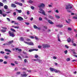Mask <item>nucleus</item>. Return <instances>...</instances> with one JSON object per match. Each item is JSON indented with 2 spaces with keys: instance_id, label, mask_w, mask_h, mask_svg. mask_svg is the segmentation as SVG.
<instances>
[{
  "instance_id": "45",
  "label": "nucleus",
  "mask_w": 77,
  "mask_h": 77,
  "mask_svg": "<svg viewBox=\"0 0 77 77\" xmlns=\"http://www.w3.org/2000/svg\"><path fill=\"white\" fill-rule=\"evenodd\" d=\"M17 70H18V68H17V67H16V68H15L14 71H17Z\"/></svg>"
},
{
  "instance_id": "12",
  "label": "nucleus",
  "mask_w": 77,
  "mask_h": 77,
  "mask_svg": "<svg viewBox=\"0 0 77 77\" xmlns=\"http://www.w3.org/2000/svg\"><path fill=\"white\" fill-rule=\"evenodd\" d=\"M48 23H50V24H53V22L51 21V20H48Z\"/></svg>"
},
{
  "instance_id": "23",
  "label": "nucleus",
  "mask_w": 77,
  "mask_h": 77,
  "mask_svg": "<svg viewBox=\"0 0 77 77\" xmlns=\"http://www.w3.org/2000/svg\"><path fill=\"white\" fill-rule=\"evenodd\" d=\"M33 27H34V29H37V28H38V27H37V26H36L35 25H33Z\"/></svg>"
},
{
  "instance_id": "5",
  "label": "nucleus",
  "mask_w": 77,
  "mask_h": 77,
  "mask_svg": "<svg viewBox=\"0 0 77 77\" xmlns=\"http://www.w3.org/2000/svg\"><path fill=\"white\" fill-rule=\"evenodd\" d=\"M24 42L25 43V44H28V45H33V43L32 42Z\"/></svg>"
},
{
  "instance_id": "46",
  "label": "nucleus",
  "mask_w": 77,
  "mask_h": 77,
  "mask_svg": "<svg viewBox=\"0 0 77 77\" xmlns=\"http://www.w3.org/2000/svg\"><path fill=\"white\" fill-rule=\"evenodd\" d=\"M65 46L66 48H69L67 45H65Z\"/></svg>"
},
{
  "instance_id": "30",
  "label": "nucleus",
  "mask_w": 77,
  "mask_h": 77,
  "mask_svg": "<svg viewBox=\"0 0 77 77\" xmlns=\"http://www.w3.org/2000/svg\"><path fill=\"white\" fill-rule=\"evenodd\" d=\"M68 30H70V31L72 30V29L71 28L69 27L68 28Z\"/></svg>"
},
{
  "instance_id": "56",
  "label": "nucleus",
  "mask_w": 77,
  "mask_h": 77,
  "mask_svg": "<svg viewBox=\"0 0 77 77\" xmlns=\"http://www.w3.org/2000/svg\"><path fill=\"white\" fill-rule=\"evenodd\" d=\"M0 53H1V54H4L5 52L3 51H1L0 52Z\"/></svg>"
},
{
  "instance_id": "19",
  "label": "nucleus",
  "mask_w": 77,
  "mask_h": 77,
  "mask_svg": "<svg viewBox=\"0 0 77 77\" xmlns=\"http://www.w3.org/2000/svg\"><path fill=\"white\" fill-rule=\"evenodd\" d=\"M13 42H14V41H13V40L10 41L8 43V44H12V43H13Z\"/></svg>"
},
{
  "instance_id": "63",
  "label": "nucleus",
  "mask_w": 77,
  "mask_h": 77,
  "mask_svg": "<svg viewBox=\"0 0 77 77\" xmlns=\"http://www.w3.org/2000/svg\"><path fill=\"white\" fill-rule=\"evenodd\" d=\"M13 14L14 15V16H15V15H16V12H14L13 13Z\"/></svg>"
},
{
  "instance_id": "37",
  "label": "nucleus",
  "mask_w": 77,
  "mask_h": 77,
  "mask_svg": "<svg viewBox=\"0 0 77 77\" xmlns=\"http://www.w3.org/2000/svg\"><path fill=\"white\" fill-rule=\"evenodd\" d=\"M65 54H67V53H68V51H67V50H66L65 51H64Z\"/></svg>"
},
{
  "instance_id": "44",
  "label": "nucleus",
  "mask_w": 77,
  "mask_h": 77,
  "mask_svg": "<svg viewBox=\"0 0 77 77\" xmlns=\"http://www.w3.org/2000/svg\"><path fill=\"white\" fill-rule=\"evenodd\" d=\"M38 60H40V61H38V62H39V63H42V60H39V59H38Z\"/></svg>"
},
{
  "instance_id": "39",
  "label": "nucleus",
  "mask_w": 77,
  "mask_h": 77,
  "mask_svg": "<svg viewBox=\"0 0 77 77\" xmlns=\"http://www.w3.org/2000/svg\"><path fill=\"white\" fill-rule=\"evenodd\" d=\"M35 58H37V57H38V55H35Z\"/></svg>"
},
{
  "instance_id": "60",
  "label": "nucleus",
  "mask_w": 77,
  "mask_h": 77,
  "mask_svg": "<svg viewBox=\"0 0 77 77\" xmlns=\"http://www.w3.org/2000/svg\"><path fill=\"white\" fill-rule=\"evenodd\" d=\"M18 51L20 52L21 51H22V50H21V49H18Z\"/></svg>"
},
{
  "instance_id": "42",
  "label": "nucleus",
  "mask_w": 77,
  "mask_h": 77,
  "mask_svg": "<svg viewBox=\"0 0 77 77\" xmlns=\"http://www.w3.org/2000/svg\"><path fill=\"white\" fill-rule=\"evenodd\" d=\"M14 28H15V29H19V26H15L14 27Z\"/></svg>"
},
{
  "instance_id": "29",
  "label": "nucleus",
  "mask_w": 77,
  "mask_h": 77,
  "mask_svg": "<svg viewBox=\"0 0 77 77\" xmlns=\"http://www.w3.org/2000/svg\"><path fill=\"white\" fill-rule=\"evenodd\" d=\"M33 51V49H30V50H29V51H28L29 52H32V51Z\"/></svg>"
},
{
  "instance_id": "3",
  "label": "nucleus",
  "mask_w": 77,
  "mask_h": 77,
  "mask_svg": "<svg viewBox=\"0 0 77 77\" xmlns=\"http://www.w3.org/2000/svg\"><path fill=\"white\" fill-rule=\"evenodd\" d=\"M8 33L10 36H11V37H14V36H15V35L12 32H11L9 31Z\"/></svg>"
},
{
  "instance_id": "51",
  "label": "nucleus",
  "mask_w": 77,
  "mask_h": 77,
  "mask_svg": "<svg viewBox=\"0 0 77 77\" xmlns=\"http://www.w3.org/2000/svg\"><path fill=\"white\" fill-rule=\"evenodd\" d=\"M25 23L26 24V25H29V24H30V23H29L26 22Z\"/></svg>"
},
{
  "instance_id": "4",
  "label": "nucleus",
  "mask_w": 77,
  "mask_h": 77,
  "mask_svg": "<svg viewBox=\"0 0 77 77\" xmlns=\"http://www.w3.org/2000/svg\"><path fill=\"white\" fill-rule=\"evenodd\" d=\"M15 4H16V5H18L19 6H23V4L22 3L17 1L15 2Z\"/></svg>"
},
{
  "instance_id": "48",
  "label": "nucleus",
  "mask_w": 77,
  "mask_h": 77,
  "mask_svg": "<svg viewBox=\"0 0 77 77\" xmlns=\"http://www.w3.org/2000/svg\"><path fill=\"white\" fill-rule=\"evenodd\" d=\"M38 47L39 48H42V47L40 45H38Z\"/></svg>"
},
{
  "instance_id": "6",
  "label": "nucleus",
  "mask_w": 77,
  "mask_h": 77,
  "mask_svg": "<svg viewBox=\"0 0 77 77\" xmlns=\"http://www.w3.org/2000/svg\"><path fill=\"white\" fill-rule=\"evenodd\" d=\"M23 74H21V77H26L28 75L27 74H26V72H23Z\"/></svg>"
},
{
  "instance_id": "31",
  "label": "nucleus",
  "mask_w": 77,
  "mask_h": 77,
  "mask_svg": "<svg viewBox=\"0 0 77 77\" xmlns=\"http://www.w3.org/2000/svg\"><path fill=\"white\" fill-rule=\"evenodd\" d=\"M29 3H33V1H32V0H29Z\"/></svg>"
},
{
  "instance_id": "7",
  "label": "nucleus",
  "mask_w": 77,
  "mask_h": 77,
  "mask_svg": "<svg viewBox=\"0 0 77 77\" xmlns=\"http://www.w3.org/2000/svg\"><path fill=\"white\" fill-rule=\"evenodd\" d=\"M45 7V5L44 4L42 3L40 5L38 6V7L40 8H44Z\"/></svg>"
},
{
  "instance_id": "59",
  "label": "nucleus",
  "mask_w": 77,
  "mask_h": 77,
  "mask_svg": "<svg viewBox=\"0 0 77 77\" xmlns=\"http://www.w3.org/2000/svg\"><path fill=\"white\" fill-rule=\"evenodd\" d=\"M73 18H74V19H77V17H73Z\"/></svg>"
},
{
  "instance_id": "36",
  "label": "nucleus",
  "mask_w": 77,
  "mask_h": 77,
  "mask_svg": "<svg viewBox=\"0 0 77 77\" xmlns=\"http://www.w3.org/2000/svg\"><path fill=\"white\" fill-rule=\"evenodd\" d=\"M6 14H2V15H3V17H5L6 16Z\"/></svg>"
},
{
  "instance_id": "58",
  "label": "nucleus",
  "mask_w": 77,
  "mask_h": 77,
  "mask_svg": "<svg viewBox=\"0 0 77 77\" xmlns=\"http://www.w3.org/2000/svg\"><path fill=\"white\" fill-rule=\"evenodd\" d=\"M52 12V11L51 10V11H48V13H51V12Z\"/></svg>"
},
{
  "instance_id": "54",
  "label": "nucleus",
  "mask_w": 77,
  "mask_h": 77,
  "mask_svg": "<svg viewBox=\"0 0 77 77\" xmlns=\"http://www.w3.org/2000/svg\"><path fill=\"white\" fill-rule=\"evenodd\" d=\"M7 20L8 21H11V20H10V19L9 18H7Z\"/></svg>"
},
{
  "instance_id": "27",
  "label": "nucleus",
  "mask_w": 77,
  "mask_h": 77,
  "mask_svg": "<svg viewBox=\"0 0 77 77\" xmlns=\"http://www.w3.org/2000/svg\"><path fill=\"white\" fill-rule=\"evenodd\" d=\"M11 31H13V32H16V31H15V30L12 28H11Z\"/></svg>"
},
{
  "instance_id": "13",
  "label": "nucleus",
  "mask_w": 77,
  "mask_h": 77,
  "mask_svg": "<svg viewBox=\"0 0 77 77\" xmlns=\"http://www.w3.org/2000/svg\"><path fill=\"white\" fill-rule=\"evenodd\" d=\"M54 72H60V71L59 70H56L55 69H54Z\"/></svg>"
},
{
  "instance_id": "49",
  "label": "nucleus",
  "mask_w": 77,
  "mask_h": 77,
  "mask_svg": "<svg viewBox=\"0 0 77 77\" xmlns=\"http://www.w3.org/2000/svg\"><path fill=\"white\" fill-rule=\"evenodd\" d=\"M31 8L32 9V10L34 9V7H33V6H31Z\"/></svg>"
},
{
  "instance_id": "20",
  "label": "nucleus",
  "mask_w": 77,
  "mask_h": 77,
  "mask_svg": "<svg viewBox=\"0 0 77 77\" xmlns=\"http://www.w3.org/2000/svg\"><path fill=\"white\" fill-rule=\"evenodd\" d=\"M67 41L68 42H70L71 40V38H69L67 39Z\"/></svg>"
},
{
  "instance_id": "33",
  "label": "nucleus",
  "mask_w": 77,
  "mask_h": 77,
  "mask_svg": "<svg viewBox=\"0 0 77 77\" xmlns=\"http://www.w3.org/2000/svg\"><path fill=\"white\" fill-rule=\"evenodd\" d=\"M20 72H18L16 73V74L17 75H19V74H20Z\"/></svg>"
},
{
  "instance_id": "17",
  "label": "nucleus",
  "mask_w": 77,
  "mask_h": 77,
  "mask_svg": "<svg viewBox=\"0 0 77 77\" xmlns=\"http://www.w3.org/2000/svg\"><path fill=\"white\" fill-rule=\"evenodd\" d=\"M17 12H18V13H21V12H22V11L21 10H17Z\"/></svg>"
},
{
  "instance_id": "9",
  "label": "nucleus",
  "mask_w": 77,
  "mask_h": 77,
  "mask_svg": "<svg viewBox=\"0 0 77 77\" xmlns=\"http://www.w3.org/2000/svg\"><path fill=\"white\" fill-rule=\"evenodd\" d=\"M11 6L12 8H16L17 6H16V5H15V4H11Z\"/></svg>"
},
{
  "instance_id": "43",
  "label": "nucleus",
  "mask_w": 77,
  "mask_h": 77,
  "mask_svg": "<svg viewBox=\"0 0 77 77\" xmlns=\"http://www.w3.org/2000/svg\"><path fill=\"white\" fill-rule=\"evenodd\" d=\"M33 50V51H38V49H34Z\"/></svg>"
},
{
  "instance_id": "38",
  "label": "nucleus",
  "mask_w": 77,
  "mask_h": 77,
  "mask_svg": "<svg viewBox=\"0 0 77 77\" xmlns=\"http://www.w3.org/2000/svg\"><path fill=\"white\" fill-rule=\"evenodd\" d=\"M53 59H57V57L56 56H54L53 57Z\"/></svg>"
},
{
  "instance_id": "41",
  "label": "nucleus",
  "mask_w": 77,
  "mask_h": 77,
  "mask_svg": "<svg viewBox=\"0 0 77 77\" xmlns=\"http://www.w3.org/2000/svg\"><path fill=\"white\" fill-rule=\"evenodd\" d=\"M3 62V60L0 59V62Z\"/></svg>"
},
{
  "instance_id": "25",
  "label": "nucleus",
  "mask_w": 77,
  "mask_h": 77,
  "mask_svg": "<svg viewBox=\"0 0 77 77\" xmlns=\"http://www.w3.org/2000/svg\"><path fill=\"white\" fill-rule=\"evenodd\" d=\"M50 47V45L48 44H46V48Z\"/></svg>"
},
{
  "instance_id": "8",
  "label": "nucleus",
  "mask_w": 77,
  "mask_h": 77,
  "mask_svg": "<svg viewBox=\"0 0 77 77\" xmlns=\"http://www.w3.org/2000/svg\"><path fill=\"white\" fill-rule=\"evenodd\" d=\"M17 19L20 20V21H21L22 20H23V18L21 17H17Z\"/></svg>"
},
{
  "instance_id": "15",
  "label": "nucleus",
  "mask_w": 77,
  "mask_h": 77,
  "mask_svg": "<svg viewBox=\"0 0 77 77\" xmlns=\"http://www.w3.org/2000/svg\"><path fill=\"white\" fill-rule=\"evenodd\" d=\"M4 8L5 9H8V6L7 5H5L4 6Z\"/></svg>"
},
{
  "instance_id": "11",
  "label": "nucleus",
  "mask_w": 77,
  "mask_h": 77,
  "mask_svg": "<svg viewBox=\"0 0 77 77\" xmlns=\"http://www.w3.org/2000/svg\"><path fill=\"white\" fill-rule=\"evenodd\" d=\"M42 46L44 48H47V44H43L42 45Z\"/></svg>"
},
{
  "instance_id": "14",
  "label": "nucleus",
  "mask_w": 77,
  "mask_h": 77,
  "mask_svg": "<svg viewBox=\"0 0 77 77\" xmlns=\"http://www.w3.org/2000/svg\"><path fill=\"white\" fill-rule=\"evenodd\" d=\"M57 27H63V25H57Z\"/></svg>"
},
{
  "instance_id": "53",
  "label": "nucleus",
  "mask_w": 77,
  "mask_h": 77,
  "mask_svg": "<svg viewBox=\"0 0 77 77\" xmlns=\"http://www.w3.org/2000/svg\"><path fill=\"white\" fill-rule=\"evenodd\" d=\"M55 12L56 13H59V11H58V10H57L55 11Z\"/></svg>"
},
{
  "instance_id": "28",
  "label": "nucleus",
  "mask_w": 77,
  "mask_h": 77,
  "mask_svg": "<svg viewBox=\"0 0 77 77\" xmlns=\"http://www.w3.org/2000/svg\"><path fill=\"white\" fill-rule=\"evenodd\" d=\"M0 6H3V4L1 2H0Z\"/></svg>"
},
{
  "instance_id": "22",
  "label": "nucleus",
  "mask_w": 77,
  "mask_h": 77,
  "mask_svg": "<svg viewBox=\"0 0 77 77\" xmlns=\"http://www.w3.org/2000/svg\"><path fill=\"white\" fill-rule=\"evenodd\" d=\"M20 40L21 41H24V38L23 37H21L20 38Z\"/></svg>"
},
{
  "instance_id": "52",
  "label": "nucleus",
  "mask_w": 77,
  "mask_h": 77,
  "mask_svg": "<svg viewBox=\"0 0 77 77\" xmlns=\"http://www.w3.org/2000/svg\"><path fill=\"white\" fill-rule=\"evenodd\" d=\"M0 40L2 41H4V39H3V38H1Z\"/></svg>"
},
{
  "instance_id": "16",
  "label": "nucleus",
  "mask_w": 77,
  "mask_h": 77,
  "mask_svg": "<svg viewBox=\"0 0 77 77\" xmlns=\"http://www.w3.org/2000/svg\"><path fill=\"white\" fill-rule=\"evenodd\" d=\"M55 17L57 18H58V19H59L60 17V16L58 15H55Z\"/></svg>"
},
{
  "instance_id": "35",
  "label": "nucleus",
  "mask_w": 77,
  "mask_h": 77,
  "mask_svg": "<svg viewBox=\"0 0 77 77\" xmlns=\"http://www.w3.org/2000/svg\"><path fill=\"white\" fill-rule=\"evenodd\" d=\"M3 14V11L1 10H0V14Z\"/></svg>"
},
{
  "instance_id": "24",
  "label": "nucleus",
  "mask_w": 77,
  "mask_h": 77,
  "mask_svg": "<svg viewBox=\"0 0 77 77\" xmlns=\"http://www.w3.org/2000/svg\"><path fill=\"white\" fill-rule=\"evenodd\" d=\"M1 32L3 33H5V32H6V30L2 29L1 30Z\"/></svg>"
},
{
  "instance_id": "32",
  "label": "nucleus",
  "mask_w": 77,
  "mask_h": 77,
  "mask_svg": "<svg viewBox=\"0 0 77 77\" xmlns=\"http://www.w3.org/2000/svg\"><path fill=\"white\" fill-rule=\"evenodd\" d=\"M66 61H68L70 60V58H67L66 60Z\"/></svg>"
},
{
  "instance_id": "18",
  "label": "nucleus",
  "mask_w": 77,
  "mask_h": 77,
  "mask_svg": "<svg viewBox=\"0 0 77 77\" xmlns=\"http://www.w3.org/2000/svg\"><path fill=\"white\" fill-rule=\"evenodd\" d=\"M5 51H8V52H10V53L11 52V51L10 50L6 49H5Z\"/></svg>"
},
{
  "instance_id": "50",
  "label": "nucleus",
  "mask_w": 77,
  "mask_h": 77,
  "mask_svg": "<svg viewBox=\"0 0 77 77\" xmlns=\"http://www.w3.org/2000/svg\"><path fill=\"white\" fill-rule=\"evenodd\" d=\"M15 63L16 64H18V62L17 61H15Z\"/></svg>"
},
{
  "instance_id": "62",
  "label": "nucleus",
  "mask_w": 77,
  "mask_h": 77,
  "mask_svg": "<svg viewBox=\"0 0 77 77\" xmlns=\"http://www.w3.org/2000/svg\"><path fill=\"white\" fill-rule=\"evenodd\" d=\"M75 14H74V13H71V15H74Z\"/></svg>"
},
{
  "instance_id": "34",
  "label": "nucleus",
  "mask_w": 77,
  "mask_h": 77,
  "mask_svg": "<svg viewBox=\"0 0 77 77\" xmlns=\"http://www.w3.org/2000/svg\"><path fill=\"white\" fill-rule=\"evenodd\" d=\"M49 18H51V19H53V16H49Z\"/></svg>"
},
{
  "instance_id": "40",
  "label": "nucleus",
  "mask_w": 77,
  "mask_h": 77,
  "mask_svg": "<svg viewBox=\"0 0 77 77\" xmlns=\"http://www.w3.org/2000/svg\"><path fill=\"white\" fill-rule=\"evenodd\" d=\"M39 20L40 21H41L42 20V17H40L39 18Z\"/></svg>"
},
{
  "instance_id": "47",
  "label": "nucleus",
  "mask_w": 77,
  "mask_h": 77,
  "mask_svg": "<svg viewBox=\"0 0 77 77\" xmlns=\"http://www.w3.org/2000/svg\"><path fill=\"white\" fill-rule=\"evenodd\" d=\"M8 57V56L7 55L5 56V59H7Z\"/></svg>"
},
{
  "instance_id": "64",
  "label": "nucleus",
  "mask_w": 77,
  "mask_h": 77,
  "mask_svg": "<svg viewBox=\"0 0 77 77\" xmlns=\"http://www.w3.org/2000/svg\"><path fill=\"white\" fill-rule=\"evenodd\" d=\"M4 64H6L7 63V62H6V61L4 62Z\"/></svg>"
},
{
  "instance_id": "61",
  "label": "nucleus",
  "mask_w": 77,
  "mask_h": 77,
  "mask_svg": "<svg viewBox=\"0 0 77 77\" xmlns=\"http://www.w3.org/2000/svg\"><path fill=\"white\" fill-rule=\"evenodd\" d=\"M30 37L31 39H33V38H34V37L32 36H30Z\"/></svg>"
},
{
  "instance_id": "55",
  "label": "nucleus",
  "mask_w": 77,
  "mask_h": 77,
  "mask_svg": "<svg viewBox=\"0 0 77 77\" xmlns=\"http://www.w3.org/2000/svg\"><path fill=\"white\" fill-rule=\"evenodd\" d=\"M35 39H36V40H38V38L36 36H35Z\"/></svg>"
},
{
  "instance_id": "1",
  "label": "nucleus",
  "mask_w": 77,
  "mask_h": 77,
  "mask_svg": "<svg viewBox=\"0 0 77 77\" xmlns=\"http://www.w3.org/2000/svg\"><path fill=\"white\" fill-rule=\"evenodd\" d=\"M72 6H71V5L69 4H67L65 6V8L66 9H68L67 11L69 13L70 12V13H71V12H72L70 10H69L71 9H72Z\"/></svg>"
},
{
  "instance_id": "26",
  "label": "nucleus",
  "mask_w": 77,
  "mask_h": 77,
  "mask_svg": "<svg viewBox=\"0 0 77 77\" xmlns=\"http://www.w3.org/2000/svg\"><path fill=\"white\" fill-rule=\"evenodd\" d=\"M33 60H34V61H37V62H39V61H40V60H39L38 59H34Z\"/></svg>"
},
{
  "instance_id": "10",
  "label": "nucleus",
  "mask_w": 77,
  "mask_h": 77,
  "mask_svg": "<svg viewBox=\"0 0 77 77\" xmlns=\"http://www.w3.org/2000/svg\"><path fill=\"white\" fill-rule=\"evenodd\" d=\"M50 69V71H51V72H53L54 70V68H52V67H50L49 68Z\"/></svg>"
},
{
  "instance_id": "21",
  "label": "nucleus",
  "mask_w": 77,
  "mask_h": 77,
  "mask_svg": "<svg viewBox=\"0 0 77 77\" xmlns=\"http://www.w3.org/2000/svg\"><path fill=\"white\" fill-rule=\"evenodd\" d=\"M57 36H58V41H59L60 42V38H59V35H57Z\"/></svg>"
},
{
  "instance_id": "2",
  "label": "nucleus",
  "mask_w": 77,
  "mask_h": 77,
  "mask_svg": "<svg viewBox=\"0 0 77 77\" xmlns=\"http://www.w3.org/2000/svg\"><path fill=\"white\" fill-rule=\"evenodd\" d=\"M40 11H38L39 13H40V14H42L43 15H46L45 14V12L41 8H40L39 9Z\"/></svg>"
},
{
  "instance_id": "57",
  "label": "nucleus",
  "mask_w": 77,
  "mask_h": 77,
  "mask_svg": "<svg viewBox=\"0 0 77 77\" xmlns=\"http://www.w3.org/2000/svg\"><path fill=\"white\" fill-rule=\"evenodd\" d=\"M11 65L12 66H15V64H14V63H11Z\"/></svg>"
}]
</instances>
